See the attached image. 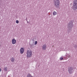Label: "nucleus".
I'll return each instance as SVG.
<instances>
[{
    "instance_id": "1",
    "label": "nucleus",
    "mask_w": 77,
    "mask_h": 77,
    "mask_svg": "<svg viewBox=\"0 0 77 77\" xmlns=\"http://www.w3.org/2000/svg\"><path fill=\"white\" fill-rule=\"evenodd\" d=\"M27 56L28 57H30L32 56V51L29 49L27 50L26 52Z\"/></svg>"
},
{
    "instance_id": "2",
    "label": "nucleus",
    "mask_w": 77,
    "mask_h": 77,
    "mask_svg": "<svg viewBox=\"0 0 77 77\" xmlns=\"http://www.w3.org/2000/svg\"><path fill=\"white\" fill-rule=\"evenodd\" d=\"M60 5V1L59 0H55L54 1V6L56 8H58Z\"/></svg>"
},
{
    "instance_id": "3",
    "label": "nucleus",
    "mask_w": 77,
    "mask_h": 77,
    "mask_svg": "<svg viewBox=\"0 0 77 77\" xmlns=\"http://www.w3.org/2000/svg\"><path fill=\"white\" fill-rule=\"evenodd\" d=\"M73 8L77 9V0H75L73 2Z\"/></svg>"
},
{
    "instance_id": "4",
    "label": "nucleus",
    "mask_w": 77,
    "mask_h": 77,
    "mask_svg": "<svg viewBox=\"0 0 77 77\" xmlns=\"http://www.w3.org/2000/svg\"><path fill=\"white\" fill-rule=\"evenodd\" d=\"M73 69L72 67H69L68 68V71L69 72V74H71L72 73V70Z\"/></svg>"
},
{
    "instance_id": "5",
    "label": "nucleus",
    "mask_w": 77,
    "mask_h": 77,
    "mask_svg": "<svg viewBox=\"0 0 77 77\" xmlns=\"http://www.w3.org/2000/svg\"><path fill=\"white\" fill-rule=\"evenodd\" d=\"M24 48H22L20 49V52L21 53V54H23V53H24Z\"/></svg>"
},
{
    "instance_id": "6",
    "label": "nucleus",
    "mask_w": 77,
    "mask_h": 77,
    "mask_svg": "<svg viewBox=\"0 0 77 77\" xmlns=\"http://www.w3.org/2000/svg\"><path fill=\"white\" fill-rule=\"evenodd\" d=\"M12 42L13 44H15L16 43V40L14 38L12 40Z\"/></svg>"
},
{
    "instance_id": "7",
    "label": "nucleus",
    "mask_w": 77,
    "mask_h": 77,
    "mask_svg": "<svg viewBox=\"0 0 77 77\" xmlns=\"http://www.w3.org/2000/svg\"><path fill=\"white\" fill-rule=\"evenodd\" d=\"M42 48L43 50H46V45H43L42 46Z\"/></svg>"
},
{
    "instance_id": "8",
    "label": "nucleus",
    "mask_w": 77,
    "mask_h": 77,
    "mask_svg": "<svg viewBox=\"0 0 77 77\" xmlns=\"http://www.w3.org/2000/svg\"><path fill=\"white\" fill-rule=\"evenodd\" d=\"M4 69L5 71H7L8 69V67H5L4 68Z\"/></svg>"
},
{
    "instance_id": "9",
    "label": "nucleus",
    "mask_w": 77,
    "mask_h": 77,
    "mask_svg": "<svg viewBox=\"0 0 77 77\" xmlns=\"http://www.w3.org/2000/svg\"><path fill=\"white\" fill-rule=\"evenodd\" d=\"M11 60L12 62H14V61L15 60V59H14V58L13 57H12L11 58Z\"/></svg>"
},
{
    "instance_id": "10",
    "label": "nucleus",
    "mask_w": 77,
    "mask_h": 77,
    "mask_svg": "<svg viewBox=\"0 0 77 77\" xmlns=\"http://www.w3.org/2000/svg\"><path fill=\"white\" fill-rule=\"evenodd\" d=\"M53 15H57V12H56V11H54L53 12Z\"/></svg>"
},
{
    "instance_id": "11",
    "label": "nucleus",
    "mask_w": 77,
    "mask_h": 77,
    "mask_svg": "<svg viewBox=\"0 0 77 77\" xmlns=\"http://www.w3.org/2000/svg\"><path fill=\"white\" fill-rule=\"evenodd\" d=\"M27 77H33V76H31V75H30V74H29L27 75Z\"/></svg>"
},
{
    "instance_id": "12",
    "label": "nucleus",
    "mask_w": 77,
    "mask_h": 77,
    "mask_svg": "<svg viewBox=\"0 0 77 77\" xmlns=\"http://www.w3.org/2000/svg\"><path fill=\"white\" fill-rule=\"evenodd\" d=\"M16 23L17 24H18V23H19V21H18V20H16Z\"/></svg>"
},
{
    "instance_id": "13",
    "label": "nucleus",
    "mask_w": 77,
    "mask_h": 77,
    "mask_svg": "<svg viewBox=\"0 0 77 77\" xmlns=\"http://www.w3.org/2000/svg\"><path fill=\"white\" fill-rule=\"evenodd\" d=\"M37 44V41H36L35 42V45H36Z\"/></svg>"
},
{
    "instance_id": "14",
    "label": "nucleus",
    "mask_w": 77,
    "mask_h": 77,
    "mask_svg": "<svg viewBox=\"0 0 77 77\" xmlns=\"http://www.w3.org/2000/svg\"><path fill=\"white\" fill-rule=\"evenodd\" d=\"M63 57H60V60H63Z\"/></svg>"
},
{
    "instance_id": "15",
    "label": "nucleus",
    "mask_w": 77,
    "mask_h": 77,
    "mask_svg": "<svg viewBox=\"0 0 77 77\" xmlns=\"http://www.w3.org/2000/svg\"><path fill=\"white\" fill-rule=\"evenodd\" d=\"M68 57L69 58V57H71V55H69L68 56Z\"/></svg>"
},
{
    "instance_id": "16",
    "label": "nucleus",
    "mask_w": 77,
    "mask_h": 77,
    "mask_svg": "<svg viewBox=\"0 0 77 77\" xmlns=\"http://www.w3.org/2000/svg\"><path fill=\"white\" fill-rule=\"evenodd\" d=\"M1 71H2V69H1V68H0V72H1Z\"/></svg>"
},
{
    "instance_id": "17",
    "label": "nucleus",
    "mask_w": 77,
    "mask_h": 77,
    "mask_svg": "<svg viewBox=\"0 0 77 77\" xmlns=\"http://www.w3.org/2000/svg\"><path fill=\"white\" fill-rule=\"evenodd\" d=\"M74 8H73V7L72 9H73V10H74Z\"/></svg>"
},
{
    "instance_id": "18",
    "label": "nucleus",
    "mask_w": 77,
    "mask_h": 77,
    "mask_svg": "<svg viewBox=\"0 0 77 77\" xmlns=\"http://www.w3.org/2000/svg\"><path fill=\"white\" fill-rule=\"evenodd\" d=\"M52 47H54V46H53Z\"/></svg>"
},
{
    "instance_id": "19",
    "label": "nucleus",
    "mask_w": 77,
    "mask_h": 77,
    "mask_svg": "<svg viewBox=\"0 0 77 77\" xmlns=\"http://www.w3.org/2000/svg\"><path fill=\"white\" fill-rule=\"evenodd\" d=\"M70 25H71V24H70Z\"/></svg>"
}]
</instances>
